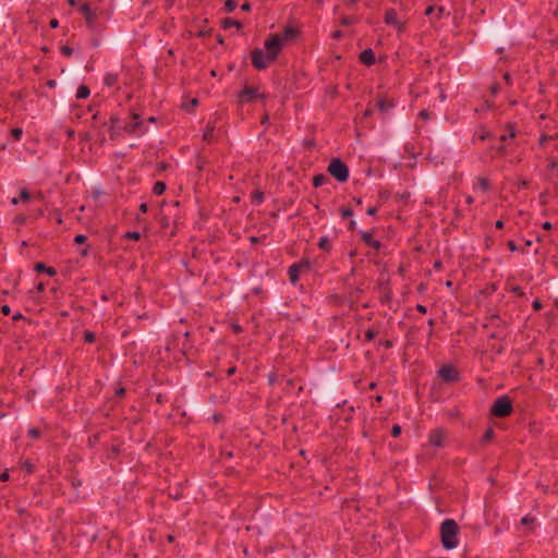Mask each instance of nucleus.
<instances>
[{
	"mask_svg": "<svg viewBox=\"0 0 558 558\" xmlns=\"http://www.w3.org/2000/svg\"><path fill=\"white\" fill-rule=\"evenodd\" d=\"M298 31L291 26H287L281 34H274L265 41V51L255 49L252 51V63L257 70L266 69L274 62L280 53L283 46L295 38Z\"/></svg>",
	"mask_w": 558,
	"mask_h": 558,
	"instance_id": "f257e3e1",
	"label": "nucleus"
},
{
	"mask_svg": "<svg viewBox=\"0 0 558 558\" xmlns=\"http://www.w3.org/2000/svg\"><path fill=\"white\" fill-rule=\"evenodd\" d=\"M440 542L445 549L450 550L459 544V532L460 527L458 523L452 519H446L440 524Z\"/></svg>",
	"mask_w": 558,
	"mask_h": 558,
	"instance_id": "f03ea898",
	"label": "nucleus"
},
{
	"mask_svg": "<svg viewBox=\"0 0 558 558\" xmlns=\"http://www.w3.org/2000/svg\"><path fill=\"white\" fill-rule=\"evenodd\" d=\"M492 414L497 417H506L512 413V403L509 397L502 396L498 398L490 410Z\"/></svg>",
	"mask_w": 558,
	"mask_h": 558,
	"instance_id": "7ed1b4c3",
	"label": "nucleus"
},
{
	"mask_svg": "<svg viewBox=\"0 0 558 558\" xmlns=\"http://www.w3.org/2000/svg\"><path fill=\"white\" fill-rule=\"evenodd\" d=\"M328 172L339 182H345L349 178V169L339 158L330 161Z\"/></svg>",
	"mask_w": 558,
	"mask_h": 558,
	"instance_id": "20e7f679",
	"label": "nucleus"
},
{
	"mask_svg": "<svg viewBox=\"0 0 558 558\" xmlns=\"http://www.w3.org/2000/svg\"><path fill=\"white\" fill-rule=\"evenodd\" d=\"M439 378L445 383H456L459 379V373L451 365H444L438 371Z\"/></svg>",
	"mask_w": 558,
	"mask_h": 558,
	"instance_id": "39448f33",
	"label": "nucleus"
},
{
	"mask_svg": "<svg viewBox=\"0 0 558 558\" xmlns=\"http://www.w3.org/2000/svg\"><path fill=\"white\" fill-rule=\"evenodd\" d=\"M311 264L307 259H303L298 264H293L289 268V278L292 283H295L299 279V275L301 271L308 270Z\"/></svg>",
	"mask_w": 558,
	"mask_h": 558,
	"instance_id": "423d86ee",
	"label": "nucleus"
},
{
	"mask_svg": "<svg viewBox=\"0 0 558 558\" xmlns=\"http://www.w3.org/2000/svg\"><path fill=\"white\" fill-rule=\"evenodd\" d=\"M385 23L395 26L399 33L404 31L405 23L398 19V14L393 9L386 12Z\"/></svg>",
	"mask_w": 558,
	"mask_h": 558,
	"instance_id": "0eeeda50",
	"label": "nucleus"
},
{
	"mask_svg": "<svg viewBox=\"0 0 558 558\" xmlns=\"http://www.w3.org/2000/svg\"><path fill=\"white\" fill-rule=\"evenodd\" d=\"M446 439V432L444 429H435L428 436V444L434 447H442Z\"/></svg>",
	"mask_w": 558,
	"mask_h": 558,
	"instance_id": "6e6552de",
	"label": "nucleus"
},
{
	"mask_svg": "<svg viewBox=\"0 0 558 558\" xmlns=\"http://www.w3.org/2000/svg\"><path fill=\"white\" fill-rule=\"evenodd\" d=\"M258 97L263 98L264 95L259 94L258 89L252 86H245L239 95L240 101H251Z\"/></svg>",
	"mask_w": 558,
	"mask_h": 558,
	"instance_id": "1a4fd4ad",
	"label": "nucleus"
},
{
	"mask_svg": "<svg viewBox=\"0 0 558 558\" xmlns=\"http://www.w3.org/2000/svg\"><path fill=\"white\" fill-rule=\"evenodd\" d=\"M81 12L84 14L86 24L89 28L94 26V23L97 19L96 13L92 10V7L88 2L83 3L80 7Z\"/></svg>",
	"mask_w": 558,
	"mask_h": 558,
	"instance_id": "9d476101",
	"label": "nucleus"
},
{
	"mask_svg": "<svg viewBox=\"0 0 558 558\" xmlns=\"http://www.w3.org/2000/svg\"><path fill=\"white\" fill-rule=\"evenodd\" d=\"M360 60L362 63L366 65H372L375 63V54L372 49H366L360 54Z\"/></svg>",
	"mask_w": 558,
	"mask_h": 558,
	"instance_id": "9b49d317",
	"label": "nucleus"
},
{
	"mask_svg": "<svg viewBox=\"0 0 558 558\" xmlns=\"http://www.w3.org/2000/svg\"><path fill=\"white\" fill-rule=\"evenodd\" d=\"M132 118H133L134 122H132L131 124H129L124 128L125 131H128L130 133H133L141 125L140 116L137 113H133Z\"/></svg>",
	"mask_w": 558,
	"mask_h": 558,
	"instance_id": "f8f14e48",
	"label": "nucleus"
},
{
	"mask_svg": "<svg viewBox=\"0 0 558 558\" xmlns=\"http://www.w3.org/2000/svg\"><path fill=\"white\" fill-rule=\"evenodd\" d=\"M35 269L37 271H46L49 276H54L57 274L56 269L52 268V267H47L45 264L43 263H37L36 266H35Z\"/></svg>",
	"mask_w": 558,
	"mask_h": 558,
	"instance_id": "ddd939ff",
	"label": "nucleus"
},
{
	"mask_svg": "<svg viewBox=\"0 0 558 558\" xmlns=\"http://www.w3.org/2000/svg\"><path fill=\"white\" fill-rule=\"evenodd\" d=\"M363 240L368 244L369 246L378 250L380 247V243L373 239V236L369 233L363 234Z\"/></svg>",
	"mask_w": 558,
	"mask_h": 558,
	"instance_id": "4468645a",
	"label": "nucleus"
},
{
	"mask_svg": "<svg viewBox=\"0 0 558 558\" xmlns=\"http://www.w3.org/2000/svg\"><path fill=\"white\" fill-rule=\"evenodd\" d=\"M377 107L380 111H387L388 109L393 107V104L391 101H388L386 99H378L377 100Z\"/></svg>",
	"mask_w": 558,
	"mask_h": 558,
	"instance_id": "2eb2a0df",
	"label": "nucleus"
},
{
	"mask_svg": "<svg viewBox=\"0 0 558 558\" xmlns=\"http://www.w3.org/2000/svg\"><path fill=\"white\" fill-rule=\"evenodd\" d=\"M88 96H89V88L85 85H81L77 88L76 97L78 99H84V98H87Z\"/></svg>",
	"mask_w": 558,
	"mask_h": 558,
	"instance_id": "dca6fc26",
	"label": "nucleus"
},
{
	"mask_svg": "<svg viewBox=\"0 0 558 558\" xmlns=\"http://www.w3.org/2000/svg\"><path fill=\"white\" fill-rule=\"evenodd\" d=\"M328 181V178L324 174H317L313 179V184L315 187L322 186Z\"/></svg>",
	"mask_w": 558,
	"mask_h": 558,
	"instance_id": "f3484780",
	"label": "nucleus"
},
{
	"mask_svg": "<svg viewBox=\"0 0 558 558\" xmlns=\"http://www.w3.org/2000/svg\"><path fill=\"white\" fill-rule=\"evenodd\" d=\"M318 246H319L320 250H323L325 252H329L331 250V244H330L329 240L326 236H323L319 240Z\"/></svg>",
	"mask_w": 558,
	"mask_h": 558,
	"instance_id": "a211bd4d",
	"label": "nucleus"
},
{
	"mask_svg": "<svg viewBox=\"0 0 558 558\" xmlns=\"http://www.w3.org/2000/svg\"><path fill=\"white\" fill-rule=\"evenodd\" d=\"M153 191L157 195H161L166 191V184L161 181H158L154 184Z\"/></svg>",
	"mask_w": 558,
	"mask_h": 558,
	"instance_id": "6ab92c4d",
	"label": "nucleus"
},
{
	"mask_svg": "<svg viewBox=\"0 0 558 558\" xmlns=\"http://www.w3.org/2000/svg\"><path fill=\"white\" fill-rule=\"evenodd\" d=\"M222 26H223L225 28H229V27H231V26H235V27H238V28H241V26H242V25H241V23H240V22H238V21H235V20L226 19V20H223V22H222Z\"/></svg>",
	"mask_w": 558,
	"mask_h": 558,
	"instance_id": "aec40b11",
	"label": "nucleus"
},
{
	"mask_svg": "<svg viewBox=\"0 0 558 558\" xmlns=\"http://www.w3.org/2000/svg\"><path fill=\"white\" fill-rule=\"evenodd\" d=\"M214 130H215L214 125H208L203 134V140L206 142H209L213 136Z\"/></svg>",
	"mask_w": 558,
	"mask_h": 558,
	"instance_id": "412c9836",
	"label": "nucleus"
},
{
	"mask_svg": "<svg viewBox=\"0 0 558 558\" xmlns=\"http://www.w3.org/2000/svg\"><path fill=\"white\" fill-rule=\"evenodd\" d=\"M252 201L256 204H260L264 201V193L262 191H256L252 194Z\"/></svg>",
	"mask_w": 558,
	"mask_h": 558,
	"instance_id": "4be33fe9",
	"label": "nucleus"
},
{
	"mask_svg": "<svg viewBox=\"0 0 558 558\" xmlns=\"http://www.w3.org/2000/svg\"><path fill=\"white\" fill-rule=\"evenodd\" d=\"M477 183L483 191H487L489 189V181L485 178H478Z\"/></svg>",
	"mask_w": 558,
	"mask_h": 558,
	"instance_id": "5701e85b",
	"label": "nucleus"
},
{
	"mask_svg": "<svg viewBox=\"0 0 558 558\" xmlns=\"http://www.w3.org/2000/svg\"><path fill=\"white\" fill-rule=\"evenodd\" d=\"M117 82V76L113 74H108L105 77V84L108 86H112Z\"/></svg>",
	"mask_w": 558,
	"mask_h": 558,
	"instance_id": "b1692460",
	"label": "nucleus"
},
{
	"mask_svg": "<svg viewBox=\"0 0 558 558\" xmlns=\"http://www.w3.org/2000/svg\"><path fill=\"white\" fill-rule=\"evenodd\" d=\"M31 198V194L26 189L21 190L20 192V199L23 202H28Z\"/></svg>",
	"mask_w": 558,
	"mask_h": 558,
	"instance_id": "393cba45",
	"label": "nucleus"
},
{
	"mask_svg": "<svg viewBox=\"0 0 558 558\" xmlns=\"http://www.w3.org/2000/svg\"><path fill=\"white\" fill-rule=\"evenodd\" d=\"M225 7H226V10L228 12H231V11H233L235 9L236 2L233 1V0H227L226 3H225Z\"/></svg>",
	"mask_w": 558,
	"mask_h": 558,
	"instance_id": "a878e982",
	"label": "nucleus"
},
{
	"mask_svg": "<svg viewBox=\"0 0 558 558\" xmlns=\"http://www.w3.org/2000/svg\"><path fill=\"white\" fill-rule=\"evenodd\" d=\"M494 437V430L492 428L487 429L483 436V441H489Z\"/></svg>",
	"mask_w": 558,
	"mask_h": 558,
	"instance_id": "bb28decb",
	"label": "nucleus"
},
{
	"mask_svg": "<svg viewBox=\"0 0 558 558\" xmlns=\"http://www.w3.org/2000/svg\"><path fill=\"white\" fill-rule=\"evenodd\" d=\"M22 133H23V131H22V129H20V128H14V129H12V131H11V134H12V136H13L15 140H20V137H21Z\"/></svg>",
	"mask_w": 558,
	"mask_h": 558,
	"instance_id": "cd10ccee",
	"label": "nucleus"
},
{
	"mask_svg": "<svg viewBox=\"0 0 558 558\" xmlns=\"http://www.w3.org/2000/svg\"><path fill=\"white\" fill-rule=\"evenodd\" d=\"M109 131H110V138L116 140L119 134L118 126L110 125Z\"/></svg>",
	"mask_w": 558,
	"mask_h": 558,
	"instance_id": "c85d7f7f",
	"label": "nucleus"
},
{
	"mask_svg": "<svg viewBox=\"0 0 558 558\" xmlns=\"http://www.w3.org/2000/svg\"><path fill=\"white\" fill-rule=\"evenodd\" d=\"M84 338L87 342H93L95 340V333L92 331H86L84 333Z\"/></svg>",
	"mask_w": 558,
	"mask_h": 558,
	"instance_id": "c756f323",
	"label": "nucleus"
},
{
	"mask_svg": "<svg viewBox=\"0 0 558 558\" xmlns=\"http://www.w3.org/2000/svg\"><path fill=\"white\" fill-rule=\"evenodd\" d=\"M391 434L393 437H398L401 434V426L400 425H393L391 429Z\"/></svg>",
	"mask_w": 558,
	"mask_h": 558,
	"instance_id": "7c9ffc66",
	"label": "nucleus"
},
{
	"mask_svg": "<svg viewBox=\"0 0 558 558\" xmlns=\"http://www.w3.org/2000/svg\"><path fill=\"white\" fill-rule=\"evenodd\" d=\"M506 128L509 131V137L513 138L515 136L514 125L512 123H508Z\"/></svg>",
	"mask_w": 558,
	"mask_h": 558,
	"instance_id": "2f4dec72",
	"label": "nucleus"
},
{
	"mask_svg": "<svg viewBox=\"0 0 558 558\" xmlns=\"http://www.w3.org/2000/svg\"><path fill=\"white\" fill-rule=\"evenodd\" d=\"M74 241L75 243L77 244H83L85 243L86 241V236L84 234H77L75 238H74Z\"/></svg>",
	"mask_w": 558,
	"mask_h": 558,
	"instance_id": "473e14b6",
	"label": "nucleus"
},
{
	"mask_svg": "<svg viewBox=\"0 0 558 558\" xmlns=\"http://www.w3.org/2000/svg\"><path fill=\"white\" fill-rule=\"evenodd\" d=\"M61 51L64 56L70 57L73 50L69 46H62Z\"/></svg>",
	"mask_w": 558,
	"mask_h": 558,
	"instance_id": "72a5a7b5",
	"label": "nucleus"
},
{
	"mask_svg": "<svg viewBox=\"0 0 558 558\" xmlns=\"http://www.w3.org/2000/svg\"><path fill=\"white\" fill-rule=\"evenodd\" d=\"M28 434H29V436H32L33 438H38V437L40 436V432H39V429H37V428H31V429L28 430Z\"/></svg>",
	"mask_w": 558,
	"mask_h": 558,
	"instance_id": "f704fd0d",
	"label": "nucleus"
},
{
	"mask_svg": "<svg viewBox=\"0 0 558 558\" xmlns=\"http://www.w3.org/2000/svg\"><path fill=\"white\" fill-rule=\"evenodd\" d=\"M140 233L138 232H128L125 234V238L128 239H132V240H138L140 239Z\"/></svg>",
	"mask_w": 558,
	"mask_h": 558,
	"instance_id": "c9c22d12",
	"label": "nucleus"
},
{
	"mask_svg": "<svg viewBox=\"0 0 558 558\" xmlns=\"http://www.w3.org/2000/svg\"><path fill=\"white\" fill-rule=\"evenodd\" d=\"M376 336V332L374 330H367L366 333H365V338L366 340L371 341L375 338Z\"/></svg>",
	"mask_w": 558,
	"mask_h": 558,
	"instance_id": "e433bc0d",
	"label": "nucleus"
},
{
	"mask_svg": "<svg viewBox=\"0 0 558 558\" xmlns=\"http://www.w3.org/2000/svg\"><path fill=\"white\" fill-rule=\"evenodd\" d=\"M23 469L25 471H27L28 473H32L33 472V464L29 461H25L23 463Z\"/></svg>",
	"mask_w": 558,
	"mask_h": 558,
	"instance_id": "4c0bfd02",
	"label": "nucleus"
},
{
	"mask_svg": "<svg viewBox=\"0 0 558 558\" xmlns=\"http://www.w3.org/2000/svg\"><path fill=\"white\" fill-rule=\"evenodd\" d=\"M535 519L534 518H531V517H524L522 518L521 520V523L526 525V524H532L534 523Z\"/></svg>",
	"mask_w": 558,
	"mask_h": 558,
	"instance_id": "58836bf2",
	"label": "nucleus"
},
{
	"mask_svg": "<svg viewBox=\"0 0 558 558\" xmlns=\"http://www.w3.org/2000/svg\"><path fill=\"white\" fill-rule=\"evenodd\" d=\"M352 23H353V19H352V17H349V16L343 17V19L341 20V24H342V25H344V26H349V25H351Z\"/></svg>",
	"mask_w": 558,
	"mask_h": 558,
	"instance_id": "ea45409f",
	"label": "nucleus"
},
{
	"mask_svg": "<svg viewBox=\"0 0 558 558\" xmlns=\"http://www.w3.org/2000/svg\"><path fill=\"white\" fill-rule=\"evenodd\" d=\"M420 117L423 119V120H428L430 118V113L427 111V110H422L420 112Z\"/></svg>",
	"mask_w": 558,
	"mask_h": 558,
	"instance_id": "a19ab883",
	"label": "nucleus"
},
{
	"mask_svg": "<svg viewBox=\"0 0 558 558\" xmlns=\"http://www.w3.org/2000/svg\"><path fill=\"white\" fill-rule=\"evenodd\" d=\"M341 214L343 217H350V216H352L353 213L350 208H342Z\"/></svg>",
	"mask_w": 558,
	"mask_h": 558,
	"instance_id": "79ce46f5",
	"label": "nucleus"
},
{
	"mask_svg": "<svg viewBox=\"0 0 558 558\" xmlns=\"http://www.w3.org/2000/svg\"><path fill=\"white\" fill-rule=\"evenodd\" d=\"M532 306H533V308H534V310L538 311V310H541V308H542V303H541V301H539V300H535V301L533 302Z\"/></svg>",
	"mask_w": 558,
	"mask_h": 558,
	"instance_id": "37998d69",
	"label": "nucleus"
},
{
	"mask_svg": "<svg viewBox=\"0 0 558 558\" xmlns=\"http://www.w3.org/2000/svg\"><path fill=\"white\" fill-rule=\"evenodd\" d=\"M92 195H93V197H94L95 199H98V198L100 197V195H101V191H100V190H98V189H96V190H94V191L92 192Z\"/></svg>",
	"mask_w": 558,
	"mask_h": 558,
	"instance_id": "c03bdc74",
	"label": "nucleus"
},
{
	"mask_svg": "<svg viewBox=\"0 0 558 558\" xmlns=\"http://www.w3.org/2000/svg\"><path fill=\"white\" fill-rule=\"evenodd\" d=\"M0 480L2 482H7L9 480V472L8 470H5L1 475H0Z\"/></svg>",
	"mask_w": 558,
	"mask_h": 558,
	"instance_id": "a18cd8bd",
	"label": "nucleus"
},
{
	"mask_svg": "<svg viewBox=\"0 0 558 558\" xmlns=\"http://www.w3.org/2000/svg\"><path fill=\"white\" fill-rule=\"evenodd\" d=\"M498 90H499V85L498 84L492 85V87H490L492 95H496L498 93Z\"/></svg>",
	"mask_w": 558,
	"mask_h": 558,
	"instance_id": "49530a36",
	"label": "nucleus"
},
{
	"mask_svg": "<svg viewBox=\"0 0 558 558\" xmlns=\"http://www.w3.org/2000/svg\"><path fill=\"white\" fill-rule=\"evenodd\" d=\"M508 247L512 252L517 251V245H515V243L513 241H509L508 242Z\"/></svg>",
	"mask_w": 558,
	"mask_h": 558,
	"instance_id": "de8ad7c7",
	"label": "nucleus"
},
{
	"mask_svg": "<svg viewBox=\"0 0 558 558\" xmlns=\"http://www.w3.org/2000/svg\"><path fill=\"white\" fill-rule=\"evenodd\" d=\"M1 312L3 313V315H9L10 314V306L9 305H3L2 308H1Z\"/></svg>",
	"mask_w": 558,
	"mask_h": 558,
	"instance_id": "09e8293b",
	"label": "nucleus"
},
{
	"mask_svg": "<svg viewBox=\"0 0 558 558\" xmlns=\"http://www.w3.org/2000/svg\"><path fill=\"white\" fill-rule=\"evenodd\" d=\"M511 291L513 293H517L518 295H523V292L520 287H513Z\"/></svg>",
	"mask_w": 558,
	"mask_h": 558,
	"instance_id": "8fccbe9b",
	"label": "nucleus"
},
{
	"mask_svg": "<svg viewBox=\"0 0 558 558\" xmlns=\"http://www.w3.org/2000/svg\"><path fill=\"white\" fill-rule=\"evenodd\" d=\"M490 137V133L489 132H483L481 135H480V140L484 141L486 138Z\"/></svg>",
	"mask_w": 558,
	"mask_h": 558,
	"instance_id": "3c124183",
	"label": "nucleus"
},
{
	"mask_svg": "<svg viewBox=\"0 0 558 558\" xmlns=\"http://www.w3.org/2000/svg\"><path fill=\"white\" fill-rule=\"evenodd\" d=\"M49 24H50V26H51L52 28H56V27H58L59 22H58V20H57V19H52V20L50 21V23H49Z\"/></svg>",
	"mask_w": 558,
	"mask_h": 558,
	"instance_id": "603ef678",
	"label": "nucleus"
},
{
	"mask_svg": "<svg viewBox=\"0 0 558 558\" xmlns=\"http://www.w3.org/2000/svg\"><path fill=\"white\" fill-rule=\"evenodd\" d=\"M15 220H16V222H19V223H24V222H25V220H26V218H25V216L20 215V216H17V217L15 218Z\"/></svg>",
	"mask_w": 558,
	"mask_h": 558,
	"instance_id": "864d4df0",
	"label": "nucleus"
},
{
	"mask_svg": "<svg viewBox=\"0 0 558 558\" xmlns=\"http://www.w3.org/2000/svg\"><path fill=\"white\" fill-rule=\"evenodd\" d=\"M232 329H233L234 332H241L242 331L241 326H239L238 324H232Z\"/></svg>",
	"mask_w": 558,
	"mask_h": 558,
	"instance_id": "5fc2aeb1",
	"label": "nucleus"
},
{
	"mask_svg": "<svg viewBox=\"0 0 558 558\" xmlns=\"http://www.w3.org/2000/svg\"><path fill=\"white\" fill-rule=\"evenodd\" d=\"M241 9L243 11H250L251 10V4L248 2H245L242 4Z\"/></svg>",
	"mask_w": 558,
	"mask_h": 558,
	"instance_id": "6e6d98bb",
	"label": "nucleus"
},
{
	"mask_svg": "<svg viewBox=\"0 0 558 558\" xmlns=\"http://www.w3.org/2000/svg\"><path fill=\"white\" fill-rule=\"evenodd\" d=\"M341 36H342V32L341 31H336L332 34V38H335V39H339Z\"/></svg>",
	"mask_w": 558,
	"mask_h": 558,
	"instance_id": "4d7b16f0",
	"label": "nucleus"
},
{
	"mask_svg": "<svg viewBox=\"0 0 558 558\" xmlns=\"http://www.w3.org/2000/svg\"><path fill=\"white\" fill-rule=\"evenodd\" d=\"M376 211H377V208H376V207H369V208L367 209V214H368L369 216L375 215V214H376Z\"/></svg>",
	"mask_w": 558,
	"mask_h": 558,
	"instance_id": "13d9d810",
	"label": "nucleus"
},
{
	"mask_svg": "<svg viewBox=\"0 0 558 558\" xmlns=\"http://www.w3.org/2000/svg\"><path fill=\"white\" fill-rule=\"evenodd\" d=\"M118 124H119V119L117 117H111L110 125L118 126Z\"/></svg>",
	"mask_w": 558,
	"mask_h": 558,
	"instance_id": "bf43d9fd",
	"label": "nucleus"
},
{
	"mask_svg": "<svg viewBox=\"0 0 558 558\" xmlns=\"http://www.w3.org/2000/svg\"><path fill=\"white\" fill-rule=\"evenodd\" d=\"M547 141H548V136H547V135H543V136H541V138H539V144H541V145H544Z\"/></svg>",
	"mask_w": 558,
	"mask_h": 558,
	"instance_id": "052dcab7",
	"label": "nucleus"
},
{
	"mask_svg": "<svg viewBox=\"0 0 558 558\" xmlns=\"http://www.w3.org/2000/svg\"><path fill=\"white\" fill-rule=\"evenodd\" d=\"M433 12H434V7H433V5H429V7L425 10V14H426V15H430Z\"/></svg>",
	"mask_w": 558,
	"mask_h": 558,
	"instance_id": "680f3d73",
	"label": "nucleus"
},
{
	"mask_svg": "<svg viewBox=\"0 0 558 558\" xmlns=\"http://www.w3.org/2000/svg\"><path fill=\"white\" fill-rule=\"evenodd\" d=\"M558 166V161L557 160H553L550 163H549V169H555L556 167Z\"/></svg>",
	"mask_w": 558,
	"mask_h": 558,
	"instance_id": "e2e57ef3",
	"label": "nucleus"
},
{
	"mask_svg": "<svg viewBox=\"0 0 558 558\" xmlns=\"http://www.w3.org/2000/svg\"><path fill=\"white\" fill-rule=\"evenodd\" d=\"M124 392H125L124 388H120V389H118V390L116 391V395H117L118 397H122V396L124 395Z\"/></svg>",
	"mask_w": 558,
	"mask_h": 558,
	"instance_id": "0e129e2a",
	"label": "nucleus"
},
{
	"mask_svg": "<svg viewBox=\"0 0 558 558\" xmlns=\"http://www.w3.org/2000/svg\"><path fill=\"white\" fill-rule=\"evenodd\" d=\"M444 12H445V8H444V7H439V8H438V14H437V17H438V19H440V17H441V15L444 14Z\"/></svg>",
	"mask_w": 558,
	"mask_h": 558,
	"instance_id": "69168bd1",
	"label": "nucleus"
},
{
	"mask_svg": "<svg viewBox=\"0 0 558 558\" xmlns=\"http://www.w3.org/2000/svg\"><path fill=\"white\" fill-rule=\"evenodd\" d=\"M543 228H544L545 230H550V229H551V223H550V222H548V221H546V222H544V223H543Z\"/></svg>",
	"mask_w": 558,
	"mask_h": 558,
	"instance_id": "338daca9",
	"label": "nucleus"
},
{
	"mask_svg": "<svg viewBox=\"0 0 558 558\" xmlns=\"http://www.w3.org/2000/svg\"><path fill=\"white\" fill-rule=\"evenodd\" d=\"M140 210H141L142 213H146V211H147V205H146L145 203L141 204V206H140Z\"/></svg>",
	"mask_w": 558,
	"mask_h": 558,
	"instance_id": "774afa93",
	"label": "nucleus"
}]
</instances>
